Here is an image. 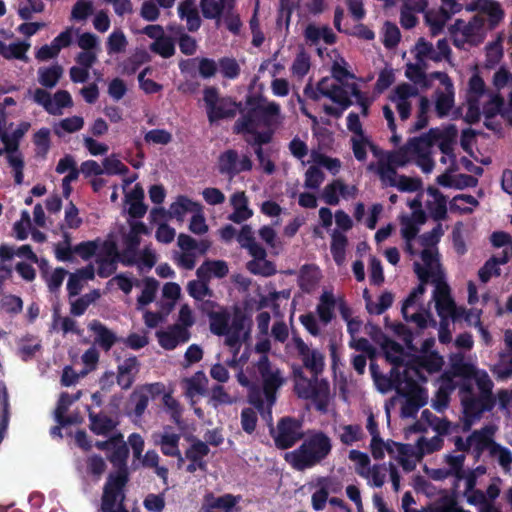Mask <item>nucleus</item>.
<instances>
[{"label":"nucleus","instance_id":"f257e3e1","mask_svg":"<svg viewBox=\"0 0 512 512\" xmlns=\"http://www.w3.org/2000/svg\"><path fill=\"white\" fill-rule=\"evenodd\" d=\"M414 270L421 282L403 303L402 314L405 320L419 328L427 327L429 321L435 323L430 313L422 309V297L425 293V283L428 281L434 286L432 301L439 318H451L453 321L459 319L465 312V308L456 305L451 289L444 279L439 259H432L426 265L415 262Z\"/></svg>","mask_w":512,"mask_h":512},{"label":"nucleus","instance_id":"f03ea898","mask_svg":"<svg viewBox=\"0 0 512 512\" xmlns=\"http://www.w3.org/2000/svg\"><path fill=\"white\" fill-rule=\"evenodd\" d=\"M332 54L334 55L332 64L333 77L323 78L315 88L307 85L304 93L313 100H320L324 97L330 99L333 104H324L323 110L326 114L335 117H340L351 105V94L359 105L361 114L367 116L372 100L362 93L355 83L346 86L341 84L347 78H354V75L348 71L347 62L337 51H332Z\"/></svg>","mask_w":512,"mask_h":512},{"label":"nucleus","instance_id":"7ed1b4c3","mask_svg":"<svg viewBox=\"0 0 512 512\" xmlns=\"http://www.w3.org/2000/svg\"><path fill=\"white\" fill-rule=\"evenodd\" d=\"M468 12H477L470 20L457 19L449 32L455 47L467 50L481 44L488 31L503 18L500 5L494 0H472L465 6Z\"/></svg>","mask_w":512,"mask_h":512},{"label":"nucleus","instance_id":"20e7f679","mask_svg":"<svg viewBox=\"0 0 512 512\" xmlns=\"http://www.w3.org/2000/svg\"><path fill=\"white\" fill-rule=\"evenodd\" d=\"M452 369L455 375L463 377L464 380L459 393L465 421L470 425L484 411L492 409L493 382L486 371L463 363L462 359L454 361Z\"/></svg>","mask_w":512,"mask_h":512},{"label":"nucleus","instance_id":"39448f33","mask_svg":"<svg viewBox=\"0 0 512 512\" xmlns=\"http://www.w3.org/2000/svg\"><path fill=\"white\" fill-rule=\"evenodd\" d=\"M269 349L270 343L267 339L258 342L256 350L262 353V355L255 366L247 368L246 371H240L237 374V380L243 387L253 389L258 382L256 372L259 373L263 386L264 399L251 396L250 402L261 412L263 418L271 422V408L276 401V392L284 384L285 379L281 371L272 366L267 356L264 355Z\"/></svg>","mask_w":512,"mask_h":512},{"label":"nucleus","instance_id":"423d86ee","mask_svg":"<svg viewBox=\"0 0 512 512\" xmlns=\"http://www.w3.org/2000/svg\"><path fill=\"white\" fill-rule=\"evenodd\" d=\"M407 205L411 209V214L400 217V232L405 240L406 251L411 256H419V259L414 260V263L420 262L422 265H426L432 259H439L436 246L444 230L438 224L431 232L417 238L419 228L425 222L420 196L407 200Z\"/></svg>","mask_w":512,"mask_h":512},{"label":"nucleus","instance_id":"0eeeda50","mask_svg":"<svg viewBox=\"0 0 512 512\" xmlns=\"http://www.w3.org/2000/svg\"><path fill=\"white\" fill-rule=\"evenodd\" d=\"M95 446L106 452L110 462L118 467L115 473H111L104 487L102 497V512H124L123 501L124 486L128 481L126 460L128 458L127 443L120 433L113 434L106 441H97Z\"/></svg>","mask_w":512,"mask_h":512},{"label":"nucleus","instance_id":"6e6552de","mask_svg":"<svg viewBox=\"0 0 512 512\" xmlns=\"http://www.w3.org/2000/svg\"><path fill=\"white\" fill-rule=\"evenodd\" d=\"M502 105L503 99L486 89L484 80L476 70L468 81L465 120L474 123L481 115L492 117L500 112Z\"/></svg>","mask_w":512,"mask_h":512},{"label":"nucleus","instance_id":"1a4fd4ad","mask_svg":"<svg viewBox=\"0 0 512 512\" xmlns=\"http://www.w3.org/2000/svg\"><path fill=\"white\" fill-rule=\"evenodd\" d=\"M268 130L258 132V122L254 115L248 114L243 116L236 122L235 129L237 132L247 133L251 135L254 144L261 145L270 142L274 131L283 124L284 115L281 113L280 105L274 101L261 102L255 112Z\"/></svg>","mask_w":512,"mask_h":512},{"label":"nucleus","instance_id":"9d476101","mask_svg":"<svg viewBox=\"0 0 512 512\" xmlns=\"http://www.w3.org/2000/svg\"><path fill=\"white\" fill-rule=\"evenodd\" d=\"M457 130L454 126L445 128H433L420 137L413 138L407 142L414 162L424 173L432 172L434 162L431 158V149L438 144L442 153H449L448 142L456 138Z\"/></svg>","mask_w":512,"mask_h":512},{"label":"nucleus","instance_id":"9b49d317","mask_svg":"<svg viewBox=\"0 0 512 512\" xmlns=\"http://www.w3.org/2000/svg\"><path fill=\"white\" fill-rule=\"evenodd\" d=\"M216 307L212 301L202 305V309L209 314L210 330L212 333L224 336L225 344L237 352L249 335V328L242 317H231L227 309L221 308L218 311L210 312L209 309Z\"/></svg>","mask_w":512,"mask_h":512},{"label":"nucleus","instance_id":"f8f14e48","mask_svg":"<svg viewBox=\"0 0 512 512\" xmlns=\"http://www.w3.org/2000/svg\"><path fill=\"white\" fill-rule=\"evenodd\" d=\"M328 436L318 432L310 435L302 445L285 454V460L297 470L310 468L323 460L331 451Z\"/></svg>","mask_w":512,"mask_h":512},{"label":"nucleus","instance_id":"ddd939ff","mask_svg":"<svg viewBox=\"0 0 512 512\" xmlns=\"http://www.w3.org/2000/svg\"><path fill=\"white\" fill-rule=\"evenodd\" d=\"M74 252L84 260L94 256L101 277H108L116 270L117 244L112 239L82 242L74 247Z\"/></svg>","mask_w":512,"mask_h":512},{"label":"nucleus","instance_id":"4468645a","mask_svg":"<svg viewBox=\"0 0 512 512\" xmlns=\"http://www.w3.org/2000/svg\"><path fill=\"white\" fill-rule=\"evenodd\" d=\"M11 129L9 132L1 128L0 140L4 144L3 150L0 154H5L7 162L12 169L14 180L17 184L23 182V168L24 159L22 153L19 151L18 146L21 139L30 130L31 124L28 121L19 122L14 128L13 123L9 125Z\"/></svg>","mask_w":512,"mask_h":512},{"label":"nucleus","instance_id":"2eb2a0df","mask_svg":"<svg viewBox=\"0 0 512 512\" xmlns=\"http://www.w3.org/2000/svg\"><path fill=\"white\" fill-rule=\"evenodd\" d=\"M129 230L123 232L120 249L117 247V258L116 262L119 261H133L134 251H136L140 245L141 237L143 235H149L150 230L142 221L135 219H128L127 221Z\"/></svg>","mask_w":512,"mask_h":512},{"label":"nucleus","instance_id":"dca6fc26","mask_svg":"<svg viewBox=\"0 0 512 512\" xmlns=\"http://www.w3.org/2000/svg\"><path fill=\"white\" fill-rule=\"evenodd\" d=\"M203 99L206 105L207 116L211 123L233 117L238 110V104L235 101L228 97H219L214 88H206Z\"/></svg>","mask_w":512,"mask_h":512},{"label":"nucleus","instance_id":"f3484780","mask_svg":"<svg viewBox=\"0 0 512 512\" xmlns=\"http://www.w3.org/2000/svg\"><path fill=\"white\" fill-rule=\"evenodd\" d=\"M382 348L386 359L395 365L391 370L392 376L404 375L411 382H415L417 379L423 378L417 368L409 367V364H402L404 352L401 345L391 340H385Z\"/></svg>","mask_w":512,"mask_h":512},{"label":"nucleus","instance_id":"a211bd4d","mask_svg":"<svg viewBox=\"0 0 512 512\" xmlns=\"http://www.w3.org/2000/svg\"><path fill=\"white\" fill-rule=\"evenodd\" d=\"M494 431L493 427H485L474 432L466 441L458 438L455 444L459 450H467L478 458L486 450L491 453V447L495 445L492 441Z\"/></svg>","mask_w":512,"mask_h":512},{"label":"nucleus","instance_id":"6ab92c4d","mask_svg":"<svg viewBox=\"0 0 512 512\" xmlns=\"http://www.w3.org/2000/svg\"><path fill=\"white\" fill-rule=\"evenodd\" d=\"M302 436L301 423L290 418L282 419L273 432L276 446L282 449L293 446Z\"/></svg>","mask_w":512,"mask_h":512},{"label":"nucleus","instance_id":"aec40b11","mask_svg":"<svg viewBox=\"0 0 512 512\" xmlns=\"http://www.w3.org/2000/svg\"><path fill=\"white\" fill-rule=\"evenodd\" d=\"M377 174L385 186L396 187L402 192H416L422 188L419 179L398 175L393 168L385 165L377 169Z\"/></svg>","mask_w":512,"mask_h":512},{"label":"nucleus","instance_id":"412c9836","mask_svg":"<svg viewBox=\"0 0 512 512\" xmlns=\"http://www.w3.org/2000/svg\"><path fill=\"white\" fill-rule=\"evenodd\" d=\"M432 76L443 86V91H437L435 109L440 117L446 116L454 105V86L450 77L444 72H433Z\"/></svg>","mask_w":512,"mask_h":512},{"label":"nucleus","instance_id":"4be33fe9","mask_svg":"<svg viewBox=\"0 0 512 512\" xmlns=\"http://www.w3.org/2000/svg\"><path fill=\"white\" fill-rule=\"evenodd\" d=\"M449 157L451 160V166L437 177V183L443 187L456 189L476 186L477 179L475 177L464 174H455L458 170L457 164L452 156Z\"/></svg>","mask_w":512,"mask_h":512},{"label":"nucleus","instance_id":"5701e85b","mask_svg":"<svg viewBox=\"0 0 512 512\" xmlns=\"http://www.w3.org/2000/svg\"><path fill=\"white\" fill-rule=\"evenodd\" d=\"M152 439L154 444L160 447L163 454L178 457L179 467L184 464V458L179 450V434L172 432L170 429H164L162 432L153 433Z\"/></svg>","mask_w":512,"mask_h":512},{"label":"nucleus","instance_id":"b1692460","mask_svg":"<svg viewBox=\"0 0 512 512\" xmlns=\"http://www.w3.org/2000/svg\"><path fill=\"white\" fill-rule=\"evenodd\" d=\"M417 94V88L407 83H402L393 90L390 99L396 105V109L402 120L409 118L411 114L410 99L417 96Z\"/></svg>","mask_w":512,"mask_h":512},{"label":"nucleus","instance_id":"393cba45","mask_svg":"<svg viewBox=\"0 0 512 512\" xmlns=\"http://www.w3.org/2000/svg\"><path fill=\"white\" fill-rule=\"evenodd\" d=\"M357 188L354 185H347L337 179L325 186L322 191L323 200L329 205H337L340 199H353L357 195Z\"/></svg>","mask_w":512,"mask_h":512},{"label":"nucleus","instance_id":"a878e982","mask_svg":"<svg viewBox=\"0 0 512 512\" xmlns=\"http://www.w3.org/2000/svg\"><path fill=\"white\" fill-rule=\"evenodd\" d=\"M341 304H346L343 297L334 295L331 290H324L316 307L320 321L324 325L330 323L334 317L335 308H338L341 313Z\"/></svg>","mask_w":512,"mask_h":512},{"label":"nucleus","instance_id":"bb28decb","mask_svg":"<svg viewBox=\"0 0 512 512\" xmlns=\"http://www.w3.org/2000/svg\"><path fill=\"white\" fill-rule=\"evenodd\" d=\"M293 343L296 350L301 355L305 367L315 374L320 373L324 367L323 354L318 350L310 349L300 338H294Z\"/></svg>","mask_w":512,"mask_h":512},{"label":"nucleus","instance_id":"cd10ccee","mask_svg":"<svg viewBox=\"0 0 512 512\" xmlns=\"http://www.w3.org/2000/svg\"><path fill=\"white\" fill-rule=\"evenodd\" d=\"M371 371L373 374L374 382L377 389L381 393H386L395 388L399 393L408 394L414 391L410 386L409 380L404 375H395L396 379L392 380L383 375H378L375 371V365L371 364Z\"/></svg>","mask_w":512,"mask_h":512},{"label":"nucleus","instance_id":"c85d7f7f","mask_svg":"<svg viewBox=\"0 0 512 512\" xmlns=\"http://www.w3.org/2000/svg\"><path fill=\"white\" fill-rule=\"evenodd\" d=\"M157 338L162 348L172 350L177 345L187 342L190 338V333L188 329L180 325H173L166 330L158 331Z\"/></svg>","mask_w":512,"mask_h":512},{"label":"nucleus","instance_id":"c756f323","mask_svg":"<svg viewBox=\"0 0 512 512\" xmlns=\"http://www.w3.org/2000/svg\"><path fill=\"white\" fill-rule=\"evenodd\" d=\"M390 457L397 460L404 470L412 471L420 460L421 455L411 445L395 443V445H391Z\"/></svg>","mask_w":512,"mask_h":512},{"label":"nucleus","instance_id":"7c9ffc66","mask_svg":"<svg viewBox=\"0 0 512 512\" xmlns=\"http://www.w3.org/2000/svg\"><path fill=\"white\" fill-rule=\"evenodd\" d=\"M443 363V358L436 352L421 354L415 362L409 364V367L417 368L423 378H419L415 382L409 381L410 386L415 390L418 386V382L426 379L423 373L424 370L428 373L437 372L441 369Z\"/></svg>","mask_w":512,"mask_h":512},{"label":"nucleus","instance_id":"2f4dec72","mask_svg":"<svg viewBox=\"0 0 512 512\" xmlns=\"http://www.w3.org/2000/svg\"><path fill=\"white\" fill-rule=\"evenodd\" d=\"M200 205L201 204L187 196L179 195L174 199L167 210L168 218L183 223L188 214L192 215L195 211H199Z\"/></svg>","mask_w":512,"mask_h":512},{"label":"nucleus","instance_id":"473e14b6","mask_svg":"<svg viewBox=\"0 0 512 512\" xmlns=\"http://www.w3.org/2000/svg\"><path fill=\"white\" fill-rule=\"evenodd\" d=\"M185 396L190 399L191 404H195V398L203 396L207 391L208 378L205 373L198 371L191 377L184 378L181 381Z\"/></svg>","mask_w":512,"mask_h":512},{"label":"nucleus","instance_id":"72a5a7b5","mask_svg":"<svg viewBox=\"0 0 512 512\" xmlns=\"http://www.w3.org/2000/svg\"><path fill=\"white\" fill-rule=\"evenodd\" d=\"M165 386L162 383H151L139 387L133 393V400L135 401V413L140 416L147 408L150 398L164 393Z\"/></svg>","mask_w":512,"mask_h":512},{"label":"nucleus","instance_id":"f704fd0d","mask_svg":"<svg viewBox=\"0 0 512 512\" xmlns=\"http://www.w3.org/2000/svg\"><path fill=\"white\" fill-rule=\"evenodd\" d=\"M208 452L209 448L204 442L197 441L193 443L183 457L184 461H189L186 470L190 473H194L198 470L205 471L206 463L204 458L207 456Z\"/></svg>","mask_w":512,"mask_h":512},{"label":"nucleus","instance_id":"c9c22d12","mask_svg":"<svg viewBox=\"0 0 512 512\" xmlns=\"http://www.w3.org/2000/svg\"><path fill=\"white\" fill-rule=\"evenodd\" d=\"M230 205L233 208V212L229 219L234 223L246 221L253 215V211L248 205V198L243 191H238L231 195Z\"/></svg>","mask_w":512,"mask_h":512},{"label":"nucleus","instance_id":"e433bc0d","mask_svg":"<svg viewBox=\"0 0 512 512\" xmlns=\"http://www.w3.org/2000/svg\"><path fill=\"white\" fill-rule=\"evenodd\" d=\"M453 14L445 8H432L424 11V19L432 36H436L442 32L446 23Z\"/></svg>","mask_w":512,"mask_h":512},{"label":"nucleus","instance_id":"4c0bfd02","mask_svg":"<svg viewBox=\"0 0 512 512\" xmlns=\"http://www.w3.org/2000/svg\"><path fill=\"white\" fill-rule=\"evenodd\" d=\"M411 162H414V160L412 158L409 146L406 144L404 147H401L400 149L382 157L376 167L370 165L369 169H375L377 172L378 168H380L382 165H385L386 167H391L395 170L396 167H403Z\"/></svg>","mask_w":512,"mask_h":512},{"label":"nucleus","instance_id":"58836bf2","mask_svg":"<svg viewBox=\"0 0 512 512\" xmlns=\"http://www.w3.org/2000/svg\"><path fill=\"white\" fill-rule=\"evenodd\" d=\"M178 16L186 22L189 31H197L201 26V18L194 0H183L177 7Z\"/></svg>","mask_w":512,"mask_h":512},{"label":"nucleus","instance_id":"ea45409f","mask_svg":"<svg viewBox=\"0 0 512 512\" xmlns=\"http://www.w3.org/2000/svg\"><path fill=\"white\" fill-rule=\"evenodd\" d=\"M424 69L425 65L418 61L415 64L408 63L405 67V76L420 88L429 89L432 86V81L436 80V77L432 76V73L426 74Z\"/></svg>","mask_w":512,"mask_h":512},{"label":"nucleus","instance_id":"a19ab883","mask_svg":"<svg viewBox=\"0 0 512 512\" xmlns=\"http://www.w3.org/2000/svg\"><path fill=\"white\" fill-rule=\"evenodd\" d=\"M139 371V363L135 357L124 360L118 366L117 382L123 389H128L134 382V378Z\"/></svg>","mask_w":512,"mask_h":512},{"label":"nucleus","instance_id":"79ce46f5","mask_svg":"<svg viewBox=\"0 0 512 512\" xmlns=\"http://www.w3.org/2000/svg\"><path fill=\"white\" fill-rule=\"evenodd\" d=\"M290 297V292L287 290L276 292L270 291L267 294H261L258 300V309L272 308L275 315L281 314L282 302L287 303Z\"/></svg>","mask_w":512,"mask_h":512},{"label":"nucleus","instance_id":"37998d69","mask_svg":"<svg viewBox=\"0 0 512 512\" xmlns=\"http://www.w3.org/2000/svg\"><path fill=\"white\" fill-rule=\"evenodd\" d=\"M95 275V269L93 266L89 265L85 268H82L75 273L69 276V280L67 283V290L70 296H76L83 289L84 284L92 280Z\"/></svg>","mask_w":512,"mask_h":512},{"label":"nucleus","instance_id":"c03bdc74","mask_svg":"<svg viewBox=\"0 0 512 512\" xmlns=\"http://www.w3.org/2000/svg\"><path fill=\"white\" fill-rule=\"evenodd\" d=\"M133 261H121L125 265H136L141 271L150 270L157 262L156 251L151 245L134 251Z\"/></svg>","mask_w":512,"mask_h":512},{"label":"nucleus","instance_id":"a18cd8bd","mask_svg":"<svg viewBox=\"0 0 512 512\" xmlns=\"http://www.w3.org/2000/svg\"><path fill=\"white\" fill-rule=\"evenodd\" d=\"M330 251L334 261L337 265L341 266L346 260V249L348 246V239L346 235L340 230H332L331 234Z\"/></svg>","mask_w":512,"mask_h":512},{"label":"nucleus","instance_id":"49530a36","mask_svg":"<svg viewBox=\"0 0 512 512\" xmlns=\"http://www.w3.org/2000/svg\"><path fill=\"white\" fill-rule=\"evenodd\" d=\"M304 36L307 41L317 44L323 41L326 44H333L336 41V35L328 26H317L310 24L306 27Z\"/></svg>","mask_w":512,"mask_h":512},{"label":"nucleus","instance_id":"de8ad7c7","mask_svg":"<svg viewBox=\"0 0 512 512\" xmlns=\"http://www.w3.org/2000/svg\"><path fill=\"white\" fill-rule=\"evenodd\" d=\"M30 48V43L27 41H15L5 43L0 41V54L6 59L27 60V51Z\"/></svg>","mask_w":512,"mask_h":512},{"label":"nucleus","instance_id":"09e8293b","mask_svg":"<svg viewBox=\"0 0 512 512\" xmlns=\"http://www.w3.org/2000/svg\"><path fill=\"white\" fill-rule=\"evenodd\" d=\"M426 207L435 219L443 218L446 214V200L442 194L433 187L427 189Z\"/></svg>","mask_w":512,"mask_h":512},{"label":"nucleus","instance_id":"8fccbe9b","mask_svg":"<svg viewBox=\"0 0 512 512\" xmlns=\"http://www.w3.org/2000/svg\"><path fill=\"white\" fill-rule=\"evenodd\" d=\"M251 256L253 257V260L247 264V267L253 274L271 276L276 272L274 264L266 260V252L263 248H261V254L254 252Z\"/></svg>","mask_w":512,"mask_h":512},{"label":"nucleus","instance_id":"3c124183","mask_svg":"<svg viewBox=\"0 0 512 512\" xmlns=\"http://www.w3.org/2000/svg\"><path fill=\"white\" fill-rule=\"evenodd\" d=\"M142 466L154 469L155 474L160 477L163 484L166 486L165 491L168 490V469L165 466L159 465L160 457L154 450H148L139 459Z\"/></svg>","mask_w":512,"mask_h":512},{"label":"nucleus","instance_id":"603ef678","mask_svg":"<svg viewBox=\"0 0 512 512\" xmlns=\"http://www.w3.org/2000/svg\"><path fill=\"white\" fill-rule=\"evenodd\" d=\"M228 273V267L224 261H207L197 269L199 278L208 280L212 277H224Z\"/></svg>","mask_w":512,"mask_h":512},{"label":"nucleus","instance_id":"864d4df0","mask_svg":"<svg viewBox=\"0 0 512 512\" xmlns=\"http://www.w3.org/2000/svg\"><path fill=\"white\" fill-rule=\"evenodd\" d=\"M411 52L414 55L415 59L419 63H423V65H425L427 60L439 62V57H437L436 55L434 45L424 38H420L416 42Z\"/></svg>","mask_w":512,"mask_h":512},{"label":"nucleus","instance_id":"5fc2aeb1","mask_svg":"<svg viewBox=\"0 0 512 512\" xmlns=\"http://www.w3.org/2000/svg\"><path fill=\"white\" fill-rule=\"evenodd\" d=\"M311 400L315 403L317 409L326 411L330 400L329 383L326 380L314 379V389Z\"/></svg>","mask_w":512,"mask_h":512},{"label":"nucleus","instance_id":"6e6d98bb","mask_svg":"<svg viewBox=\"0 0 512 512\" xmlns=\"http://www.w3.org/2000/svg\"><path fill=\"white\" fill-rule=\"evenodd\" d=\"M509 256L503 255L502 257H493L489 259L484 266L479 270L478 276L481 282L487 283L492 277L500 275V265L507 263Z\"/></svg>","mask_w":512,"mask_h":512},{"label":"nucleus","instance_id":"4d7b16f0","mask_svg":"<svg viewBox=\"0 0 512 512\" xmlns=\"http://www.w3.org/2000/svg\"><path fill=\"white\" fill-rule=\"evenodd\" d=\"M116 426L117 422L106 415H90V429L97 435L108 436Z\"/></svg>","mask_w":512,"mask_h":512},{"label":"nucleus","instance_id":"13d9d810","mask_svg":"<svg viewBox=\"0 0 512 512\" xmlns=\"http://www.w3.org/2000/svg\"><path fill=\"white\" fill-rule=\"evenodd\" d=\"M63 69L59 65H51L38 69V81L47 88H53L62 76Z\"/></svg>","mask_w":512,"mask_h":512},{"label":"nucleus","instance_id":"bf43d9fd","mask_svg":"<svg viewBox=\"0 0 512 512\" xmlns=\"http://www.w3.org/2000/svg\"><path fill=\"white\" fill-rule=\"evenodd\" d=\"M89 329L95 334V341L104 349L108 350L113 345L115 341L114 334L99 321H92L89 324Z\"/></svg>","mask_w":512,"mask_h":512},{"label":"nucleus","instance_id":"052dcab7","mask_svg":"<svg viewBox=\"0 0 512 512\" xmlns=\"http://www.w3.org/2000/svg\"><path fill=\"white\" fill-rule=\"evenodd\" d=\"M103 171L107 175L125 176L129 168L122 162L117 154H111L103 159Z\"/></svg>","mask_w":512,"mask_h":512},{"label":"nucleus","instance_id":"680f3d73","mask_svg":"<svg viewBox=\"0 0 512 512\" xmlns=\"http://www.w3.org/2000/svg\"><path fill=\"white\" fill-rule=\"evenodd\" d=\"M177 243L181 251H198L199 254H204L210 247V243L208 241L202 240L197 242L186 234H180L178 236Z\"/></svg>","mask_w":512,"mask_h":512},{"label":"nucleus","instance_id":"e2e57ef3","mask_svg":"<svg viewBox=\"0 0 512 512\" xmlns=\"http://www.w3.org/2000/svg\"><path fill=\"white\" fill-rule=\"evenodd\" d=\"M168 30L175 36H179V47L182 53L192 55L196 52L197 44L195 39L184 34L181 27L170 25Z\"/></svg>","mask_w":512,"mask_h":512},{"label":"nucleus","instance_id":"0e129e2a","mask_svg":"<svg viewBox=\"0 0 512 512\" xmlns=\"http://www.w3.org/2000/svg\"><path fill=\"white\" fill-rule=\"evenodd\" d=\"M127 45V38L121 30H114L108 36L106 42L108 54L122 53L126 50Z\"/></svg>","mask_w":512,"mask_h":512},{"label":"nucleus","instance_id":"69168bd1","mask_svg":"<svg viewBox=\"0 0 512 512\" xmlns=\"http://www.w3.org/2000/svg\"><path fill=\"white\" fill-rule=\"evenodd\" d=\"M239 501V496L225 494L219 497L209 496L207 498V505L210 509H223L225 512H230V509L234 507Z\"/></svg>","mask_w":512,"mask_h":512},{"label":"nucleus","instance_id":"338daca9","mask_svg":"<svg viewBox=\"0 0 512 512\" xmlns=\"http://www.w3.org/2000/svg\"><path fill=\"white\" fill-rule=\"evenodd\" d=\"M387 469L384 465H373L362 475L371 486L381 487L386 481Z\"/></svg>","mask_w":512,"mask_h":512},{"label":"nucleus","instance_id":"774afa93","mask_svg":"<svg viewBox=\"0 0 512 512\" xmlns=\"http://www.w3.org/2000/svg\"><path fill=\"white\" fill-rule=\"evenodd\" d=\"M338 436L342 443L346 445H351L362 438V429L359 425L351 424V425H342L339 427Z\"/></svg>","mask_w":512,"mask_h":512}]
</instances>
